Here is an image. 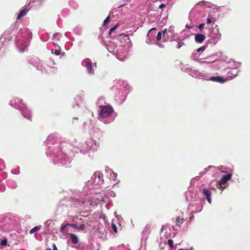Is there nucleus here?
Returning a JSON list of instances; mask_svg holds the SVG:
<instances>
[{"label":"nucleus","mask_w":250,"mask_h":250,"mask_svg":"<svg viewBox=\"0 0 250 250\" xmlns=\"http://www.w3.org/2000/svg\"><path fill=\"white\" fill-rule=\"evenodd\" d=\"M231 62L233 63L232 66H233V69H236L241 66V63L239 62H235V61L232 60L229 62V63Z\"/></svg>","instance_id":"e433bc0d"},{"label":"nucleus","mask_w":250,"mask_h":250,"mask_svg":"<svg viewBox=\"0 0 250 250\" xmlns=\"http://www.w3.org/2000/svg\"><path fill=\"white\" fill-rule=\"evenodd\" d=\"M110 21V16H108L105 19L103 23V25L104 26H105L106 24Z\"/></svg>","instance_id":"de8ad7c7"},{"label":"nucleus","mask_w":250,"mask_h":250,"mask_svg":"<svg viewBox=\"0 0 250 250\" xmlns=\"http://www.w3.org/2000/svg\"><path fill=\"white\" fill-rule=\"evenodd\" d=\"M156 34V28H152L149 30L147 34V38H150L151 39L155 40V35Z\"/></svg>","instance_id":"a878e982"},{"label":"nucleus","mask_w":250,"mask_h":250,"mask_svg":"<svg viewBox=\"0 0 250 250\" xmlns=\"http://www.w3.org/2000/svg\"><path fill=\"white\" fill-rule=\"evenodd\" d=\"M232 174L229 173L225 175H223L220 181L215 182V187L217 188L223 190L228 186V182L231 179Z\"/></svg>","instance_id":"2eb2a0df"},{"label":"nucleus","mask_w":250,"mask_h":250,"mask_svg":"<svg viewBox=\"0 0 250 250\" xmlns=\"http://www.w3.org/2000/svg\"><path fill=\"white\" fill-rule=\"evenodd\" d=\"M32 39V33L27 28L21 29L15 38V44L19 51L23 52L28 46Z\"/></svg>","instance_id":"7ed1b4c3"},{"label":"nucleus","mask_w":250,"mask_h":250,"mask_svg":"<svg viewBox=\"0 0 250 250\" xmlns=\"http://www.w3.org/2000/svg\"><path fill=\"white\" fill-rule=\"evenodd\" d=\"M157 45L160 48H164V46L163 44L161 43H157Z\"/></svg>","instance_id":"774afa93"},{"label":"nucleus","mask_w":250,"mask_h":250,"mask_svg":"<svg viewBox=\"0 0 250 250\" xmlns=\"http://www.w3.org/2000/svg\"><path fill=\"white\" fill-rule=\"evenodd\" d=\"M114 215H115V217H116L118 220H119V219H123L121 216L117 215V214H116V212H115V213H114Z\"/></svg>","instance_id":"0e129e2a"},{"label":"nucleus","mask_w":250,"mask_h":250,"mask_svg":"<svg viewBox=\"0 0 250 250\" xmlns=\"http://www.w3.org/2000/svg\"><path fill=\"white\" fill-rule=\"evenodd\" d=\"M73 31L76 35L81 36L82 34L83 28L80 25H77L73 28Z\"/></svg>","instance_id":"c85d7f7f"},{"label":"nucleus","mask_w":250,"mask_h":250,"mask_svg":"<svg viewBox=\"0 0 250 250\" xmlns=\"http://www.w3.org/2000/svg\"><path fill=\"white\" fill-rule=\"evenodd\" d=\"M166 4H165V3H162L159 6V8L161 9H163L164 8L166 7Z\"/></svg>","instance_id":"e2e57ef3"},{"label":"nucleus","mask_w":250,"mask_h":250,"mask_svg":"<svg viewBox=\"0 0 250 250\" xmlns=\"http://www.w3.org/2000/svg\"><path fill=\"white\" fill-rule=\"evenodd\" d=\"M50 221L49 220H47L46 221L45 223H44V225L45 227H48L49 226V224H50Z\"/></svg>","instance_id":"338daca9"},{"label":"nucleus","mask_w":250,"mask_h":250,"mask_svg":"<svg viewBox=\"0 0 250 250\" xmlns=\"http://www.w3.org/2000/svg\"><path fill=\"white\" fill-rule=\"evenodd\" d=\"M15 220L9 216L0 215V231H7L15 226Z\"/></svg>","instance_id":"1a4fd4ad"},{"label":"nucleus","mask_w":250,"mask_h":250,"mask_svg":"<svg viewBox=\"0 0 250 250\" xmlns=\"http://www.w3.org/2000/svg\"><path fill=\"white\" fill-rule=\"evenodd\" d=\"M202 193L205 196V198H206L207 201L208 203L211 204V192L207 188H203L202 189Z\"/></svg>","instance_id":"b1692460"},{"label":"nucleus","mask_w":250,"mask_h":250,"mask_svg":"<svg viewBox=\"0 0 250 250\" xmlns=\"http://www.w3.org/2000/svg\"><path fill=\"white\" fill-rule=\"evenodd\" d=\"M62 37L61 34L59 33H56L53 35V39L54 40H55L56 39L58 38V40H59L60 38Z\"/></svg>","instance_id":"603ef678"},{"label":"nucleus","mask_w":250,"mask_h":250,"mask_svg":"<svg viewBox=\"0 0 250 250\" xmlns=\"http://www.w3.org/2000/svg\"><path fill=\"white\" fill-rule=\"evenodd\" d=\"M184 219L183 218H180L178 217L176 219V224L178 226H180L183 223Z\"/></svg>","instance_id":"49530a36"},{"label":"nucleus","mask_w":250,"mask_h":250,"mask_svg":"<svg viewBox=\"0 0 250 250\" xmlns=\"http://www.w3.org/2000/svg\"><path fill=\"white\" fill-rule=\"evenodd\" d=\"M212 22V21H211V19L208 17L207 19V24H210Z\"/></svg>","instance_id":"69168bd1"},{"label":"nucleus","mask_w":250,"mask_h":250,"mask_svg":"<svg viewBox=\"0 0 250 250\" xmlns=\"http://www.w3.org/2000/svg\"><path fill=\"white\" fill-rule=\"evenodd\" d=\"M106 49L107 50H108V51L110 53H115V47H113V44L111 43V45H108V44H107L106 45Z\"/></svg>","instance_id":"ea45409f"},{"label":"nucleus","mask_w":250,"mask_h":250,"mask_svg":"<svg viewBox=\"0 0 250 250\" xmlns=\"http://www.w3.org/2000/svg\"><path fill=\"white\" fill-rule=\"evenodd\" d=\"M99 146L96 140L89 139L83 143H76L74 145V151L77 153H80L84 155L87 154L89 150H96Z\"/></svg>","instance_id":"423d86ee"},{"label":"nucleus","mask_w":250,"mask_h":250,"mask_svg":"<svg viewBox=\"0 0 250 250\" xmlns=\"http://www.w3.org/2000/svg\"><path fill=\"white\" fill-rule=\"evenodd\" d=\"M41 226H37L33 228H32L31 229H30L29 233L30 234H33L34 232L39 230L41 229Z\"/></svg>","instance_id":"37998d69"},{"label":"nucleus","mask_w":250,"mask_h":250,"mask_svg":"<svg viewBox=\"0 0 250 250\" xmlns=\"http://www.w3.org/2000/svg\"><path fill=\"white\" fill-rule=\"evenodd\" d=\"M203 208L202 200L198 197H191L190 203L188 207V211L191 213H195L201 211Z\"/></svg>","instance_id":"9d476101"},{"label":"nucleus","mask_w":250,"mask_h":250,"mask_svg":"<svg viewBox=\"0 0 250 250\" xmlns=\"http://www.w3.org/2000/svg\"><path fill=\"white\" fill-rule=\"evenodd\" d=\"M7 185L10 188L13 189L16 188L17 187V183L13 180H9L7 181Z\"/></svg>","instance_id":"473e14b6"},{"label":"nucleus","mask_w":250,"mask_h":250,"mask_svg":"<svg viewBox=\"0 0 250 250\" xmlns=\"http://www.w3.org/2000/svg\"><path fill=\"white\" fill-rule=\"evenodd\" d=\"M12 172L14 174H18L20 173V170L19 169L12 170Z\"/></svg>","instance_id":"052dcab7"},{"label":"nucleus","mask_w":250,"mask_h":250,"mask_svg":"<svg viewBox=\"0 0 250 250\" xmlns=\"http://www.w3.org/2000/svg\"><path fill=\"white\" fill-rule=\"evenodd\" d=\"M205 39V36L204 34L198 33L195 35V41L197 43H201Z\"/></svg>","instance_id":"393cba45"},{"label":"nucleus","mask_w":250,"mask_h":250,"mask_svg":"<svg viewBox=\"0 0 250 250\" xmlns=\"http://www.w3.org/2000/svg\"><path fill=\"white\" fill-rule=\"evenodd\" d=\"M167 243L170 248H172L173 246V240L171 239H168L167 240Z\"/></svg>","instance_id":"5fc2aeb1"},{"label":"nucleus","mask_w":250,"mask_h":250,"mask_svg":"<svg viewBox=\"0 0 250 250\" xmlns=\"http://www.w3.org/2000/svg\"><path fill=\"white\" fill-rule=\"evenodd\" d=\"M21 99L19 98H15L10 101V105L19 110L22 116L29 121H31L32 112L27 106L22 103Z\"/></svg>","instance_id":"0eeeda50"},{"label":"nucleus","mask_w":250,"mask_h":250,"mask_svg":"<svg viewBox=\"0 0 250 250\" xmlns=\"http://www.w3.org/2000/svg\"><path fill=\"white\" fill-rule=\"evenodd\" d=\"M167 30V33L169 34V36H170V40L174 41L175 39V34L174 33V27L170 26Z\"/></svg>","instance_id":"cd10ccee"},{"label":"nucleus","mask_w":250,"mask_h":250,"mask_svg":"<svg viewBox=\"0 0 250 250\" xmlns=\"http://www.w3.org/2000/svg\"><path fill=\"white\" fill-rule=\"evenodd\" d=\"M44 143L47 147L46 155L52 159L54 165H61L65 167L70 166L71 160L67 156L69 151L67 148V144L61 142L57 134L49 135Z\"/></svg>","instance_id":"f257e3e1"},{"label":"nucleus","mask_w":250,"mask_h":250,"mask_svg":"<svg viewBox=\"0 0 250 250\" xmlns=\"http://www.w3.org/2000/svg\"><path fill=\"white\" fill-rule=\"evenodd\" d=\"M66 227V225H62L61 227V231L63 232L64 230V229H65Z\"/></svg>","instance_id":"bf43d9fd"},{"label":"nucleus","mask_w":250,"mask_h":250,"mask_svg":"<svg viewBox=\"0 0 250 250\" xmlns=\"http://www.w3.org/2000/svg\"><path fill=\"white\" fill-rule=\"evenodd\" d=\"M104 183L103 175L99 172H95L91 177V179L87 181L86 185L83 188V191L80 193L78 197L75 198V204L82 206L89 200V192L87 189H90L96 186H101Z\"/></svg>","instance_id":"f03ea898"},{"label":"nucleus","mask_w":250,"mask_h":250,"mask_svg":"<svg viewBox=\"0 0 250 250\" xmlns=\"http://www.w3.org/2000/svg\"><path fill=\"white\" fill-rule=\"evenodd\" d=\"M189 36V34L187 35L185 34L183 36L181 35V36L178 37L177 39H175V40L178 42L176 45V48L177 49L180 48L182 46L185 45L184 42H182V41L186 38H188Z\"/></svg>","instance_id":"4be33fe9"},{"label":"nucleus","mask_w":250,"mask_h":250,"mask_svg":"<svg viewBox=\"0 0 250 250\" xmlns=\"http://www.w3.org/2000/svg\"><path fill=\"white\" fill-rule=\"evenodd\" d=\"M162 35L163 32L162 33L161 31L158 32L156 36V39L157 41H160L162 39Z\"/></svg>","instance_id":"8fccbe9b"},{"label":"nucleus","mask_w":250,"mask_h":250,"mask_svg":"<svg viewBox=\"0 0 250 250\" xmlns=\"http://www.w3.org/2000/svg\"><path fill=\"white\" fill-rule=\"evenodd\" d=\"M113 83V89L117 91L115 96L116 100L123 103L130 91V87L126 82L120 80H116L114 81Z\"/></svg>","instance_id":"39448f33"},{"label":"nucleus","mask_w":250,"mask_h":250,"mask_svg":"<svg viewBox=\"0 0 250 250\" xmlns=\"http://www.w3.org/2000/svg\"><path fill=\"white\" fill-rule=\"evenodd\" d=\"M15 26H13L12 25L11 26L10 28L6 31L1 36L0 38V42L2 43V40H3L4 42H10L12 39V37L11 36L12 34H13L14 32ZM3 44V43H2ZM3 45L2 46V47Z\"/></svg>","instance_id":"dca6fc26"},{"label":"nucleus","mask_w":250,"mask_h":250,"mask_svg":"<svg viewBox=\"0 0 250 250\" xmlns=\"http://www.w3.org/2000/svg\"><path fill=\"white\" fill-rule=\"evenodd\" d=\"M35 0H28L26 5L20 11L17 16V19L20 20L21 18L25 16L27 12L30 10L31 6L30 4L32 2H34Z\"/></svg>","instance_id":"f3484780"},{"label":"nucleus","mask_w":250,"mask_h":250,"mask_svg":"<svg viewBox=\"0 0 250 250\" xmlns=\"http://www.w3.org/2000/svg\"><path fill=\"white\" fill-rule=\"evenodd\" d=\"M124 40L125 42H127V41H128V42H130V40L129 39L128 36L127 35L126 36H124Z\"/></svg>","instance_id":"680f3d73"},{"label":"nucleus","mask_w":250,"mask_h":250,"mask_svg":"<svg viewBox=\"0 0 250 250\" xmlns=\"http://www.w3.org/2000/svg\"><path fill=\"white\" fill-rule=\"evenodd\" d=\"M92 121L90 120L88 121V122H84L83 123V126L86 129L87 128V130L89 131L90 130L92 129L93 128V125L92 124Z\"/></svg>","instance_id":"72a5a7b5"},{"label":"nucleus","mask_w":250,"mask_h":250,"mask_svg":"<svg viewBox=\"0 0 250 250\" xmlns=\"http://www.w3.org/2000/svg\"><path fill=\"white\" fill-rule=\"evenodd\" d=\"M98 114L99 119L105 124L113 122L117 116V113L114 112L113 107L108 104L100 105Z\"/></svg>","instance_id":"20e7f679"},{"label":"nucleus","mask_w":250,"mask_h":250,"mask_svg":"<svg viewBox=\"0 0 250 250\" xmlns=\"http://www.w3.org/2000/svg\"><path fill=\"white\" fill-rule=\"evenodd\" d=\"M118 26H119V24H116V25H115L114 26H113V27L110 28V29H109V32H108L109 35L110 36V38H114L116 37V35H112V34L115 30H116L117 29Z\"/></svg>","instance_id":"f704fd0d"},{"label":"nucleus","mask_w":250,"mask_h":250,"mask_svg":"<svg viewBox=\"0 0 250 250\" xmlns=\"http://www.w3.org/2000/svg\"><path fill=\"white\" fill-rule=\"evenodd\" d=\"M61 47L59 45H57V48L55 49H52V53L55 54L56 55H59L60 54Z\"/></svg>","instance_id":"a19ab883"},{"label":"nucleus","mask_w":250,"mask_h":250,"mask_svg":"<svg viewBox=\"0 0 250 250\" xmlns=\"http://www.w3.org/2000/svg\"><path fill=\"white\" fill-rule=\"evenodd\" d=\"M182 69L185 72L188 73L189 75L192 77L198 79H202L205 80V77L207 74H203L200 72L198 70L193 69L190 68L188 65H183Z\"/></svg>","instance_id":"ddd939ff"},{"label":"nucleus","mask_w":250,"mask_h":250,"mask_svg":"<svg viewBox=\"0 0 250 250\" xmlns=\"http://www.w3.org/2000/svg\"><path fill=\"white\" fill-rule=\"evenodd\" d=\"M207 45H206V44H205L204 45L198 48V49H197V50H196L198 53V52H203L205 49L206 48H207Z\"/></svg>","instance_id":"c03bdc74"},{"label":"nucleus","mask_w":250,"mask_h":250,"mask_svg":"<svg viewBox=\"0 0 250 250\" xmlns=\"http://www.w3.org/2000/svg\"><path fill=\"white\" fill-rule=\"evenodd\" d=\"M7 244V240L6 238H4L1 240L0 245L3 246H5Z\"/></svg>","instance_id":"09e8293b"},{"label":"nucleus","mask_w":250,"mask_h":250,"mask_svg":"<svg viewBox=\"0 0 250 250\" xmlns=\"http://www.w3.org/2000/svg\"><path fill=\"white\" fill-rule=\"evenodd\" d=\"M201 8H199L198 6L197 5L193 8L190 12L188 19L190 21V23L186 24V27L188 29H190L195 26V25L201 20L203 16L202 10Z\"/></svg>","instance_id":"6e6552de"},{"label":"nucleus","mask_w":250,"mask_h":250,"mask_svg":"<svg viewBox=\"0 0 250 250\" xmlns=\"http://www.w3.org/2000/svg\"><path fill=\"white\" fill-rule=\"evenodd\" d=\"M111 228L114 232L116 233L117 232V228L115 224L112 223L111 224Z\"/></svg>","instance_id":"864d4df0"},{"label":"nucleus","mask_w":250,"mask_h":250,"mask_svg":"<svg viewBox=\"0 0 250 250\" xmlns=\"http://www.w3.org/2000/svg\"><path fill=\"white\" fill-rule=\"evenodd\" d=\"M163 40L165 42H172L173 40H170V36H169V34L167 33V29H165L163 31Z\"/></svg>","instance_id":"bb28decb"},{"label":"nucleus","mask_w":250,"mask_h":250,"mask_svg":"<svg viewBox=\"0 0 250 250\" xmlns=\"http://www.w3.org/2000/svg\"><path fill=\"white\" fill-rule=\"evenodd\" d=\"M215 168V167H213V166H208V167H207V168H205V170L204 171H202V172H200L199 173V175L198 176V177H201L204 174H205L206 173V171H209L211 168Z\"/></svg>","instance_id":"58836bf2"},{"label":"nucleus","mask_w":250,"mask_h":250,"mask_svg":"<svg viewBox=\"0 0 250 250\" xmlns=\"http://www.w3.org/2000/svg\"><path fill=\"white\" fill-rule=\"evenodd\" d=\"M217 57V54H212V55L207 57L205 59H199L198 60V62L201 63H208L209 65H210V63H212L214 61V59Z\"/></svg>","instance_id":"6ab92c4d"},{"label":"nucleus","mask_w":250,"mask_h":250,"mask_svg":"<svg viewBox=\"0 0 250 250\" xmlns=\"http://www.w3.org/2000/svg\"><path fill=\"white\" fill-rule=\"evenodd\" d=\"M97 104L99 106V108H100L101 105H105V104L104 98V97H100L98 101L97 102Z\"/></svg>","instance_id":"4c0bfd02"},{"label":"nucleus","mask_w":250,"mask_h":250,"mask_svg":"<svg viewBox=\"0 0 250 250\" xmlns=\"http://www.w3.org/2000/svg\"><path fill=\"white\" fill-rule=\"evenodd\" d=\"M126 55V53L125 52L122 55L117 51V53H116V57L117 59H118L120 61H123L124 59L125 58Z\"/></svg>","instance_id":"c9c22d12"},{"label":"nucleus","mask_w":250,"mask_h":250,"mask_svg":"<svg viewBox=\"0 0 250 250\" xmlns=\"http://www.w3.org/2000/svg\"><path fill=\"white\" fill-rule=\"evenodd\" d=\"M81 99V97L79 95H78L76 97V99H75V100L76 101V103L75 104H74L73 106V108H75L76 106H78L79 107V104L77 103V101L78 100H80Z\"/></svg>","instance_id":"3c124183"},{"label":"nucleus","mask_w":250,"mask_h":250,"mask_svg":"<svg viewBox=\"0 0 250 250\" xmlns=\"http://www.w3.org/2000/svg\"><path fill=\"white\" fill-rule=\"evenodd\" d=\"M82 65L85 67L88 74L92 75L95 73V69L97 67L96 63H92L89 58L83 59L81 62Z\"/></svg>","instance_id":"f8f14e48"},{"label":"nucleus","mask_w":250,"mask_h":250,"mask_svg":"<svg viewBox=\"0 0 250 250\" xmlns=\"http://www.w3.org/2000/svg\"><path fill=\"white\" fill-rule=\"evenodd\" d=\"M153 41H154L153 39H151L150 38H147L146 40V43L148 44H151L153 43Z\"/></svg>","instance_id":"4d7b16f0"},{"label":"nucleus","mask_w":250,"mask_h":250,"mask_svg":"<svg viewBox=\"0 0 250 250\" xmlns=\"http://www.w3.org/2000/svg\"><path fill=\"white\" fill-rule=\"evenodd\" d=\"M169 232H167V228L165 226H162L160 232V239L161 241L165 242V240L168 238Z\"/></svg>","instance_id":"412c9836"},{"label":"nucleus","mask_w":250,"mask_h":250,"mask_svg":"<svg viewBox=\"0 0 250 250\" xmlns=\"http://www.w3.org/2000/svg\"><path fill=\"white\" fill-rule=\"evenodd\" d=\"M222 64V62L218 60V57H216L214 59V61L212 63H210V65H209V67L213 70H216L221 68Z\"/></svg>","instance_id":"aec40b11"},{"label":"nucleus","mask_w":250,"mask_h":250,"mask_svg":"<svg viewBox=\"0 0 250 250\" xmlns=\"http://www.w3.org/2000/svg\"><path fill=\"white\" fill-rule=\"evenodd\" d=\"M53 250H58L55 244H53ZM45 250H52L50 248L46 249Z\"/></svg>","instance_id":"13d9d810"},{"label":"nucleus","mask_w":250,"mask_h":250,"mask_svg":"<svg viewBox=\"0 0 250 250\" xmlns=\"http://www.w3.org/2000/svg\"><path fill=\"white\" fill-rule=\"evenodd\" d=\"M239 71H240V70H237L235 69L229 70L227 73V77L226 79H227V81L233 79L237 75Z\"/></svg>","instance_id":"5701e85b"},{"label":"nucleus","mask_w":250,"mask_h":250,"mask_svg":"<svg viewBox=\"0 0 250 250\" xmlns=\"http://www.w3.org/2000/svg\"><path fill=\"white\" fill-rule=\"evenodd\" d=\"M71 226L79 231H82L85 229V226L84 224H81L78 226L77 224H72Z\"/></svg>","instance_id":"2f4dec72"},{"label":"nucleus","mask_w":250,"mask_h":250,"mask_svg":"<svg viewBox=\"0 0 250 250\" xmlns=\"http://www.w3.org/2000/svg\"><path fill=\"white\" fill-rule=\"evenodd\" d=\"M204 77L205 80L211 81L220 83H224L227 81V79L224 78L223 77L220 76L209 77L208 74H207L206 76Z\"/></svg>","instance_id":"a211bd4d"},{"label":"nucleus","mask_w":250,"mask_h":250,"mask_svg":"<svg viewBox=\"0 0 250 250\" xmlns=\"http://www.w3.org/2000/svg\"><path fill=\"white\" fill-rule=\"evenodd\" d=\"M71 33L70 32H66L64 34V36L68 38L70 40L74 41V38L71 37Z\"/></svg>","instance_id":"a18cd8bd"},{"label":"nucleus","mask_w":250,"mask_h":250,"mask_svg":"<svg viewBox=\"0 0 250 250\" xmlns=\"http://www.w3.org/2000/svg\"><path fill=\"white\" fill-rule=\"evenodd\" d=\"M204 26H205V23H200L198 26V28L199 29L200 32H201L202 30H203V29H204Z\"/></svg>","instance_id":"6e6d98bb"},{"label":"nucleus","mask_w":250,"mask_h":250,"mask_svg":"<svg viewBox=\"0 0 250 250\" xmlns=\"http://www.w3.org/2000/svg\"><path fill=\"white\" fill-rule=\"evenodd\" d=\"M70 240L71 241V242L73 244H78V243L79 242V238L76 234L71 233L70 234Z\"/></svg>","instance_id":"7c9ffc66"},{"label":"nucleus","mask_w":250,"mask_h":250,"mask_svg":"<svg viewBox=\"0 0 250 250\" xmlns=\"http://www.w3.org/2000/svg\"><path fill=\"white\" fill-rule=\"evenodd\" d=\"M27 62L41 71L43 72L45 70V67L42 62L36 56H30L27 58Z\"/></svg>","instance_id":"4468645a"},{"label":"nucleus","mask_w":250,"mask_h":250,"mask_svg":"<svg viewBox=\"0 0 250 250\" xmlns=\"http://www.w3.org/2000/svg\"><path fill=\"white\" fill-rule=\"evenodd\" d=\"M199 57V54L196 51H195L191 54L190 58L192 60H196Z\"/></svg>","instance_id":"79ce46f5"},{"label":"nucleus","mask_w":250,"mask_h":250,"mask_svg":"<svg viewBox=\"0 0 250 250\" xmlns=\"http://www.w3.org/2000/svg\"><path fill=\"white\" fill-rule=\"evenodd\" d=\"M209 37L210 39L208 40V42L213 45L216 44L221 40V34L220 33L217 25H215L212 27L209 32Z\"/></svg>","instance_id":"9b49d317"},{"label":"nucleus","mask_w":250,"mask_h":250,"mask_svg":"<svg viewBox=\"0 0 250 250\" xmlns=\"http://www.w3.org/2000/svg\"><path fill=\"white\" fill-rule=\"evenodd\" d=\"M105 171L107 172V173H110V178L112 180H115L117 177V174L115 172H114L113 171H112L111 169H110L108 167L105 168Z\"/></svg>","instance_id":"c756f323"}]
</instances>
